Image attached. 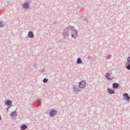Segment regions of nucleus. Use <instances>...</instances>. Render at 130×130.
Returning <instances> with one entry per match:
<instances>
[{"label": "nucleus", "instance_id": "f257e3e1", "mask_svg": "<svg viewBox=\"0 0 130 130\" xmlns=\"http://www.w3.org/2000/svg\"><path fill=\"white\" fill-rule=\"evenodd\" d=\"M71 26H69L66 28L63 29L62 31V34L64 39L68 38L70 35V33L71 30Z\"/></svg>", "mask_w": 130, "mask_h": 130}, {"label": "nucleus", "instance_id": "f03ea898", "mask_svg": "<svg viewBox=\"0 0 130 130\" xmlns=\"http://www.w3.org/2000/svg\"><path fill=\"white\" fill-rule=\"evenodd\" d=\"M71 27V37L74 38H75L78 36V31L75 29L74 26H70Z\"/></svg>", "mask_w": 130, "mask_h": 130}, {"label": "nucleus", "instance_id": "7ed1b4c3", "mask_svg": "<svg viewBox=\"0 0 130 130\" xmlns=\"http://www.w3.org/2000/svg\"><path fill=\"white\" fill-rule=\"evenodd\" d=\"M57 110H55L52 109L49 111V115L50 117H52L56 115L57 113Z\"/></svg>", "mask_w": 130, "mask_h": 130}, {"label": "nucleus", "instance_id": "20e7f679", "mask_svg": "<svg viewBox=\"0 0 130 130\" xmlns=\"http://www.w3.org/2000/svg\"><path fill=\"white\" fill-rule=\"evenodd\" d=\"M86 85V83L85 80H82L79 83V88L83 89L84 88Z\"/></svg>", "mask_w": 130, "mask_h": 130}, {"label": "nucleus", "instance_id": "39448f33", "mask_svg": "<svg viewBox=\"0 0 130 130\" xmlns=\"http://www.w3.org/2000/svg\"><path fill=\"white\" fill-rule=\"evenodd\" d=\"M105 77L108 80H111L114 79V77L111 76L109 73H108L106 74Z\"/></svg>", "mask_w": 130, "mask_h": 130}, {"label": "nucleus", "instance_id": "423d86ee", "mask_svg": "<svg viewBox=\"0 0 130 130\" xmlns=\"http://www.w3.org/2000/svg\"><path fill=\"white\" fill-rule=\"evenodd\" d=\"M23 7L24 8L26 9H29L30 8L29 4L27 2H25L23 4Z\"/></svg>", "mask_w": 130, "mask_h": 130}, {"label": "nucleus", "instance_id": "0eeeda50", "mask_svg": "<svg viewBox=\"0 0 130 130\" xmlns=\"http://www.w3.org/2000/svg\"><path fill=\"white\" fill-rule=\"evenodd\" d=\"M27 37L29 38H33L34 35L33 32L31 31H29L28 32Z\"/></svg>", "mask_w": 130, "mask_h": 130}, {"label": "nucleus", "instance_id": "6e6552de", "mask_svg": "<svg viewBox=\"0 0 130 130\" xmlns=\"http://www.w3.org/2000/svg\"><path fill=\"white\" fill-rule=\"evenodd\" d=\"M119 84L117 83H114L112 84V86L113 89H117L119 87Z\"/></svg>", "mask_w": 130, "mask_h": 130}, {"label": "nucleus", "instance_id": "1a4fd4ad", "mask_svg": "<svg viewBox=\"0 0 130 130\" xmlns=\"http://www.w3.org/2000/svg\"><path fill=\"white\" fill-rule=\"evenodd\" d=\"M27 128V125L25 124H23L20 127V129L22 130H25Z\"/></svg>", "mask_w": 130, "mask_h": 130}, {"label": "nucleus", "instance_id": "9d476101", "mask_svg": "<svg viewBox=\"0 0 130 130\" xmlns=\"http://www.w3.org/2000/svg\"><path fill=\"white\" fill-rule=\"evenodd\" d=\"M107 91L108 93L110 94H114L115 92L113 90L110 88H108L107 89Z\"/></svg>", "mask_w": 130, "mask_h": 130}, {"label": "nucleus", "instance_id": "9b49d317", "mask_svg": "<svg viewBox=\"0 0 130 130\" xmlns=\"http://www.w3.org/2000/svg\"><path fill=\"white\" fill-rule=\"evenodd\" d=\"M12 103V101L9 100H7L5 102V104L6 105H9Z\"/></svg>", "mask_w": 130, "mask_h": 130}, {"label": "nucleus", "instance_id": "f8f14e48", "mask_svg": "<svg viewBox=\"0 0 130 130\" xmlns=\"http://www.w3.org/2000/svg\"><path fill=\"white\" fill-rule=\"evenodd\" d=\"M17 113L15 111H13L10 115V116L12 117H14L17 115Z\"/></svg>", "mask_w": 130, "mask_h": 130}, {"label": "nucleus", "instance_id": "ddd939ff", "mask_svg": "<svg viewBox=\"0 0 130 130\" xmlns=\"http://www.w3.org/2000/svg\"><path fill=\"white\" fill-rule=\"evenodd\" d=\"M73 88L74 91L76 93L80 91L76 86L73 85Z\"/></svg>", "mask_w": 130, "mask_h": 130}, {"label": "nucleus", "instance_id": "4468645a", "mask_svg": "<svg viewBox=\"0 0 130 130\" xmlns=\"http://www.w3.org/2000/svg\"><path fill=\"white\" fill-rule=\"evenodd\" d=\"M76 63L77 64H80L82 63V60L80 58H79L77 59Z\"/></svg>", "mask_w": 130, "mask_h": 130}, {"label": "nucleus", "instance_id": "2eb2a0df", "mask_svg": "<svg viewBox=\"0 0 130 130\" xmlns=\"http://www.w3.org/2000/svg\"><path fill=\"white\" fill-rule=\"evenodd\" d=\"M123 98H130V96H128L127 93H125L123 94Z\"/></svg>", "mask_w": 130, "mask_h": 130}, {"label": "nucleus", "instance_id": "dca6fc26", "mask_svg": "<svg viewBox=\"0 0 130 130\" xmlns=\"http://www.w3.org/2000/svg\"><path fill=\"white\" fill-rule=\"evenodd\" d=\"M36 102L37 103L38 105L39 106L40 105L41 103V100L39 99H38L37 100Z\"/></svg>", "mask_w": 130, "mask_h": 130}, {"label": "nucleus", "instance_id": "f3484780", "mask_svg": "<svg viewBox=\"0 0 130 130\" xmlns=\"http://www.w3.org/2000/svg\"><path fill=\"white\" fill-rule=\"evenodd\" d=\"M126 68L128 70H130V63L126 66Z\"/></svg>", "mask_w": 130, "mask_h": 130}, {"label": "nucleus", "instance_id": "a211bd4d", "mask_svg": "<svg viewBox=\"0 0 130 130\" xmlns=\"http://www.w3.org/2000/svg\"><path fill=\"white\" fill-rule=\"evenodd\" d=\"M48 81V79H46V78H45L43 79V82L44 83H45L47 82Z\"/></svg>", "mask_w": 130, "mask_h": 130}, {"label": "nucleus", "instance_id": "6ab92c4d", "mask_svg": "<svg viewBox=\"0 0 130 130\" xmlns=\"http://www.w3.org/2000/svg\"><path fill=\"white\" fill-rule=\"evenodd\" d=\"M112 57V56L110 54L108 56H107L106 57V60L107 59H109L110 58H111Z\"/></svg>", "mask_w": 130, "mask_h": 130}, {"label": "nucleus", "instance_id": "aec40b11", "mask_svg": "<svg viewBox=\"0 0 130 130\" xmlns=\"http://www.w3.org/2000/svg\"><path fill=\"white\" fill-rule=\"evenodd\" d=\"M38 66L37 64L36 63H35L34 64L32 65L33 67L34 68H37Z\"/></svg>", "mask_w": 130, "mask_h": 130}, {"label": "nucleus", "instance_id": "412c9836", "mask_svg": "<svg viewBox=\"0 0 130 130\" xmlns=\"http://www.w3.org/2000/svg\"><path fill=\"white\" fill-rule=\"evenodd\" d=\"M127 62L126 63L128 62L129 63H130V56H129L127 59Z\"/></svg>", "mask_w": 130, "mask_h": 130}, {"label": "nucleus", "instance_id": "4be33fe9", "mask_svg": "<svg viewBox=\"0 0 130 130\" xmlns=\"http://www.w3.org/2000/svg\"><path fill=\"white\" fill-rule=\"evenodd\" d=\"M4 26V24L1 22H0V27H2Z\"/></svg>", "mask_w": 130, "mask_h": 130}, {"label": "nucleus", "instance_id": "5701e85b", "mask_svg": "<svg viewBox=\"0 0 130 130\" xmlns=\"http://www.w3.org/2000/svg\"><path fill=\"white\" fill-rule=\"evenodd\" d=\"M130 99V98H124V100L127 101L128 102H129Z\"/></svg>", "mask_w": 130, "mask_h": 130}, {"label": "nucleus", "instance_id": "b1692460", "mask_svg": "<svg viewBox=\"0 0 130 130\" xmlns=\"http://www.w3.org/2000/svg\"><path fill=\"white\" fill-rule=\"evenodd\" d=\"M11 106V105H10V106H8L6 108L7 110L8 111L9 110V108H10V107Z\"/></svg>", "mask_w": 130, "mask_h": 130}, {"label": "nucleus", "instance_id": "393cba45", "mask_svg": "<svg viewBox=\"0 0 130 130\" xmlns=\"http://www.w3.org/2000/svg\"><path fill=\"white\" fill-rule=\"evenodd\" d=\"M40 71L42 73H43L44 72V69H43L42 70H40Z\"/></svg>", "mask_w": 130, "mask_h": 130}, {"label": "nucleus", "instance_id": "a878e982", "mask_svg": "<svg viewBox=\"0 0 130 130\" xmlns=\"http://www.w3.org/2000/svg\"><path fill=\"white\" fill-rule=\"evenodd\" d=\"M84 20L85 22H87V23H88V21L87 20V19H84Z\"/></svg>", "mask_w": 130, "mask_h": 130}, {"label": "nucleus", "instance_id": "bb28decb", "mask_svg": "<svg viewBox=\"0 0 130 130\" xmlns=\"http://www.w3.org/2000/svg\"><path fill=\"white\" fill-rule=\"evenodd\" d=\"M90 56H89L88 57V58L89 59L90 58Z\"/></svg>", "mask_w": 130, "mask_h": 130}, {"label": "nucleus", "instance_id": "cd10ccee", "mask_svg": "<svg viewBox=\"0 0 130 130\" xmlns=\"http://www.w3.org/2000/svg\"><path fill=\"white\" fill-rule=\"evenodd\" d=\"M82 16H80V17H79V18H81V17H82Z\"/></svg>", "mask_w": 130, "mask_h": 130}]
</instances>
